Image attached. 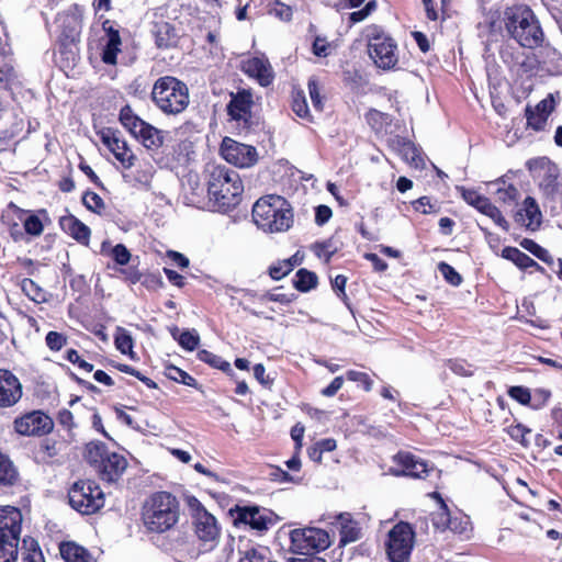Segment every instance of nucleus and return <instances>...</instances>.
Listing matches in <instances>:
<instances>
[{
  "mask_svg": "<svg viewBox=\"0 0 562 562\" xmlns=\"http://www.w3.org/2000/svg\"><path fill=\"white\" fill-rule=\"evenodd\" d=\"M207 172V209L227 212L235 207L244 192L237 171L225 166H211Z\"/></svg>",
  "mask_w": 562,
  "mask_h": 562,
  "instance_id": "obj_1",
  "label": "nucleus"
},
{
  "mask_svg": "<svg viewBox=\"0 0 562 562\" xmlns=\"http://www.w3.org/2000/svg\"><path fill=\"white\" fill-rule=\"evenodd\" d=\"M502 22L507 35L521 47L536 48L544 40V33L533 11L524 4L506 8Z\"/></svg>",
  "mask_w": 562,
  "mask_h": 562,
  "instance_id": "obj_2",
  "label": "nucleus"
},
{
  "mask_svg": "<svg viewBox=\"0 0 562 562\" xmlns=\"http://www.w3.org/2000/svg\"><path fill=\"white\" fill-rule=\"evenodd\" d=\"M255 224L268 233H282L290 229L294 222L290 203L280 195L260 198L252 206Z\"/></svg>",
  "mask_w": 562,
  "mask_h": 562,
  "instance_id": "obj_3",
  "label": "nucleus"
},
{
  "mask_svg": "<svg viewBox=\"0 0 562 562\" xmlns=\"http://www.w3.org/2000/svg\"><path fill=\"white\" fill-rule=\"evenodd\" d=\"M143 521L153 532H165L179 520V503L168 492H157L149 496L143 506Z\"/></svg>",
  "mask_w": 562,
  "mask_h": 562,
  "instance_id": "obj_4",
  "label": "nucleus"
},
{
  "mask_svg": "<svg viewBox=\"0 0 562 562\" xmlns=\"http://www.w3.org/2000/svg\"><path fill=\"white\" fill-rule=\"evenodd\" d=\"M151 100L162 113L180 114L190 102L188 86L176 77H160L154 83Z\"/></svg>",
  "mask_w": 562,
  "mask_h": 562,
  "instance_id": "obj_5",
  "label": "nucleus"
},
{
  "mask_svg": "<svg viewBox=\"0 0 562 562\" xmlns=\"http://www.w3.org/2000/svg\"><path fill=\"white\" fill-rule=\"evenodd\" d=\"M22 514L13 506L0 507V562H16Z\"/></svg>",
  "mask_w": 562,
  "mask_h": 562,
  "instance_id": "obj_6",
  "label": "nucleus"
},
{
  "mask_svg": "<svg viewBox=\"0 0 562 562\" xmlns=\"http://www.w3.org/2000/svg\"><path fill=\"white\" fill-rule=\"evenodd\" d=\"M368 54L374 65L383 70L393 69L397 61V45L380 27L373 25L367 30Z\"/></svg>",
  "mask_w": 562,
  "mask_h": 562,
  "instance_id": "obj_7",
  "label": "nucleus"
},
{
  "mask_svg": "<svg viewBox=\"0 0 562 562\" xmlns=\"http://www.w3.org/2000/svg\"><path fill=\"white\" fill-rule=\"evenodd\" d=\"M194 533L205 547V550H212L217 543L221 535V527L217 519L206 510L202 503L195 497H189L187 501Z\"/></svg>",
  "mask_w": 562,
  "mask_h": 562,
  "instance_id": "obj_8",
  "label": "nucleus"
},
{
  "mask_svg": "<svg viewBox=\"0 0 562 562\" xmlns=\"http://www.w3.org/2000/svg\"><path fill=\"white\" fill-rule=\"evenodd\" d=\"M70 506L83 515H91L104 505V494L100 486L90 480H79L68 491Z\"/></svg>",
  "mask_w": 562,
  "mask_h": 562,
  "instance_id": "obj_9",
  "label": "nucleus"
},
{
  "mask_svg": "<svg viewBox=\"0 0 562 562\" xmlns=\"http://www.w3.org/2000/svg\"><path fill=\"white\" fill-rule=\"evenodd\" d=\"M414 546V531L408 522L401 521L389 531L386 553L392 562H407Z\"/></svg>",
  "mask_w": 562,
  "mask_h": 562,
  "instance_id": "obj_10",
  "label": "nucleus"
},
{
  "mask_svg": "<svg viewBox=\"0 0 562 562\" xmlns=\"http://www.w3.org/2000/svg\"><path fill=\"white\" fill-rule=\"evenodd\" d=\"M393 465L389 473L394 476H408L413 479H426L434 467L426 461L407 451H400L392 458Z\"/></svg>",
  "mask_w": 562,
  "mask_h": 562,
  "instance_id": "obj_11",
  "label": "nucleus"
},
{
  "mask_svg": "<svg viewBox=\"0 0 562 562\" xmlns=\"http://www.w3.org/2000/svg\"><path fill=\"white\" fill-rule=\"evenodd\" d=\"M221 154L228 164L239 168L252 167L258 160V153L254 146L238 143L229 137L223 139Z\"/></svg>",
  "mask_w": 562,
  "mask_h": 562,
  "instance_id": "obj_12",
  "label": "nucleus"
},
{
  "mask_svg": "<svg viewBox=\"0 0 562 562\" xmlns=\"http://www.w3.org/2000/svg\"><path fill=\"white\" fill-rule=\"evenodd\" d=\"M54 428L53 419L42 411H32L14 419V429L22 436H44Z\"/></svg>",
  "mask_w": 562,
  "mask_h": 562,
  "instance_id": "obj_13",
  "label": "nucleus"
},
{
  "mask_svg": "<svg viewBox=\"0 0 562 562\" xmlns=\"http://www.w3.org/2000/svg\"><path fill=\"white\" fill-rule=\"evenodd\" d=\"M529 170L539 179L540 189L548 196H552L558 191L559 169L557 165L548 158L530 160L527 164Z\"/></svg>",
  "mask_w": 562,
  "mask_h": 562,
  "instance_id": "obj_14",
  "label": "nucleus"
},
{
  "mask_svg": "<svg viewBox=\"0 0 562 562\" xmlns=\"http://www.w3.org/2000/svg\"><path fill=\"white\" fill-rule=\"evenodd\" d=\"M293 544L302 552L325 550L329 547L328 533L319 528H304L291 533Z\"/></svg>",
  "mask_w": 562,
  "mask_h": 562,
  "instance_id": "obj_15",
  "label": "nucleus"
},
{
  "mask_svg": "<svg viewBox=\"0 0 562 562\" xmlns=\"http://www.w3.org/2000/svg\"><path fill=\"white\" fill-rule=\"evenodd\" d=\"M100 137L102 143L109 148L124 169H131L135 166L137 157L127 146V143L120 137L117 131L105 128L101 131Z\"/></svg>",
  "mask_w": 562,
  "mask_h": 562,
  "instance_id": "obj_16",
  "label": "nucleus"
},
{
  "mask_svg": "<svg viewBox=\"0 0 562 562\" xmlns=\"http://www.w3.org/2000/svg\"><path fill=\"white\" fill-rule=\"evenodd\" d=\"M236 514V522L249 525L257 531L268 530L276 522V515L271 510L258 506H237Z\"/></svg>",
  "mask_w": 562,
  "mask_h": 562,
  "instance_id": "obj_17",
  "label": "nucleus"
},
{
  "mask_svg": "<svg viewBox=\"0 0 562 562\" xmlns=\"http://www.w3.org/2000/svg\"><path fill=\"white\" fill-rule=\"evenodd\" d=\"M461 192L463 200L474 206L477 211L488 216L497 226L502 227L504 231H508L509 225L505 217L502 215V212L491 203V201L481 195L475 190L465 189L463 187L458 188Z\"/></svg>",
  "mask_w": 562,
  "mask_h": 562,
  "instance_id": "obj_18",
  "label": "nucleus"
},
{
  "mask_svg": "<svg viewBox=\"0 0 562 562\" xmlns=\"http://www.w3.org/2000/svg\"><path fill=\"white\" fill-rule=\"evenodd\" d=\"M22 397V384L9 370L0 369V407L15 405Z\"/></svg>",
  "mask_w": 562,
  "mask_h": 562,
  "instance_id": "obj_19",
  "label": "nucleus"
},
{
  "mask_svg": "<svg viewBox=\"0 0 562 562\" xmlns=\"http://www.w3.org/2000/svg\"><path fill=\"white\" fill-rule=\"evenodd\" d=\"M241 69L249 77L256 78L263 87L269 86L274 78L272 67L265 57H251L244 60Z\"/></svg>",
  "mask_w": 562,
  "mask_h": 562,
  "instance_id": "obj_20",
  "label": "nucleus"
},
{
  "mask_svg": "<svg viewBox=\"0 0 562 562\" xmlns=\"http://www.w3.org/2000/svg\"><path fill=\"white\" fill-rule=\"evenodd\" d=\"M184 198L188 204L199 209L207 207V194L196 173H189L183 181Z\"/></svg>",
  "mask_w": 562,
  "mask_h": 562,
  "instance_id": "obj_21",
  "label": "nucleus"
},
{
  "mask_svg": "<svg viewBox=\"0 0 562 562\" xmlns=\"http://www.w3.org/2000/svg\"><path fill=\"white\" fill-rule=\"evenodd\" d=\"M251 105V93L243 90L232 95V100L227 104V113L232 120L247 124Z\"/></svg>",
  "mask_w": 562,
  "mask_h": 562,
  "instance_id": "obj_22",
  "label": "nucleus"
},
{
  "mask_svg": "<svg viewBox=\"0 0 562 562\" xmlns=\"http://www.w3.org/2000/svg\"><path fill=\"white\" fill-rule=\"evenodd\" d=\"M126 467L127 461L123 456L116 452H110L104 462L98 467L97 471L102 480L114 482L122 475Z\"/></svg>",
  "mask_w": 562,
  "mask_h": 562,
  "instance_id": "obj_23",
  "label": "nucleus"
},
{
  "mask_svg": "<svg viewBox=\"0 0 562 562\" xmlns=\"http://www.w3.org/2000/svg\"><path fill=\"white\" fill-rule=\"evenodd\" d=\"M539 65L551 76L562 75V54L551 45H546L539 52Z\"/></svg>",
  "mask_w": 562,
  "mask_h": 562,
  "instance_id": "obj_24",
  "label": "nucleus"
},
{
  "mask_svg": "<svg viewBox=\"0 0 562 562\" xmlns=\"http://www.w3.org/2000/svg\"><path fill=\"white\" fill-rule=\"evenodd\" d=\"M336 519L340 527V544L346 546L361 538V528L349 513L339 514Z\"/></svg>",
  "mask_w": 562,
  "mask_h": 562,
  "instance_id": "obj_25",
  "label": "nucleus"
},
{
  "mask_svg": "<svg viewBox=\"0 0 562 562\" xmlns=\"http://www.w3.org/2000/svg\"><path fill=\"white\" fill-rule=\"evenodd\" d=\"M103 29L106 32L108 41L103 48L102 60L109 65L116 64V56L120 52L121 37L117 30H114L110 21L103 23Z\"/></svg>",
  "mask_w": 562,
  "mask_h": 562,
  "instance_id": "obj_26",
  "label": "nucleus"
},
{
  "mask_svg": "<svg viewBox=\"0 0 562 562\" xmlns=\"http://www.w3.org/2000/svg\"><path fill=\"white\" fill-rule=\"evenodd\" d=\"M60 226L78 243L87 245L90 238V228L72 215L60 218Z\"/></svg>",
  "mask_w": 562,
  "mask_h": 562,
  "instance_id": "obj_27",
  "label": "nucleus"
},
{
  "mask_svg": "<svg viewBox=\"0 0 562 562\" xmlns=\"http://www.w3.org/2000/svg\"><path fill=\"white\" fill-rule=\"evenodd\" d=\"M133 136L140 140V143L150 150L159 148L164 143L161 131L146 122L142 127L136 130V133Z\"/></svg>",
  "mask_w": 562,
  "mask_h": 562,
  "instance_id": "obj_28",
  "label": "nucleus"
},
{
  "mask_svg": "<svg viewBox=\"0 0 562 562\" xmlns=\"http://www.w3.org/2000/svg\"><path fill=\"white\" fill-rule=\"evenodd\" d=\"M517 218L522 221L527 227H538L540 225L541 213L533 198H526L524 207L516 214Z\"/></svg>",
  "mask_w": 562,
  "mask_h": 562,
  "instance_id": "obj_29",
  "label": "nucleus"
},
{
  "mask_svg": "<svg viewBox=\"0 0 562 562\" xmlns=\"http://www.w3.org/2000/svg\"><path fill=\"white\" fill-rule=\"evenodd\" d=\"M60 555L66 562H93L88 550L75 542L61 543Z\"/></svg>",
  "mask_w": 562,
  "mask_h": 562,
  "instance_id": "obj_30",
  "label": "nucleus"
},
{
  "mask_svg": "<svg viewBox=\"0 0 562 562\" xmlns=\"http://www.w3.org/2000/svg\"><path fill=\"white\" fill-rule=\"evenodd\" d=\"M110 451L106 446L100 441H92L86 447V459L87 461L98 469V467L104 462Z\"/></svg>",
  "mask_w": 562,
  "mask_h": 562,
  "instance_id": "obj_31",
  "label": "nucleus"
},
{
  "mask_svg": "<svg viewBox=\"0 0 562 562\" xmlns=\"http://www.w3.org/2000/svg\"><path fill=\"white\" fill-rule=\"evenodd\" d=\"M177 34L169 23H162L156 32V44L160 48H168L177 43Z\"/></svg>",
  "mask_w": 562,
  "mask_h": 562,
  "instance_id": "obj_32",
  "label": "nucleus"
},
{
  "mask_svg": "<svg viewBox=\"0 0 562 562\" xmlns=\"http://www.w3.org/2000/svg\"><path fill=\"white\" fill-rule=\"evenodd\" d=\"M294 288L301 292H307L316 286L317 276L306 269H300L293 280Z\"/></svg>",
  "mask_w": 562,
  "mask_h": 562,
  "instance_id": "obj_33",
  "label": "nucleus"
},
{
  "mask_svg": "<svg viewBox=\"0 0 562 562\" xmlns=\"http://www.w3.org/2000/svg\"><path fill=\"white\" fill-rule=\"evenodd\" d=\"M434 497H436L439 501L440 507L436 513L432 514V518H431L432 525L437 529L446 530L448 528L452 517L450 516L448 506L446 505V503L443 502L441 496L438 493H434Z\"/></svg>",
  "mask_w": 562,
  "mask_h": 562,
  "instance_id": "obj_34",
  "label": "nucleus"
},
{
  "mask_svg": "<svg viewBox=\"0 0 562 562\" xmlns=\"http://www.w3.org/2000/svg\"><path fill=\"white\" fill-rule=\"evenodd\" d=\"M120 121L123 124V126L131 132L132 135H134L136 133V130L142 127L143 124L145 123V121H143L134 114V112L128 105L122 108L120 112Z\"/></svg>",
  "mask_w": 562,
  "mask_h": 562,
  "instance_id": "obj_35",
  "label": "nucleus"
},
{
  "mask_svg": "<svg viewBox=\"0 0 562 562\" xmlns=\"http://www.w3.org/2000/svg\"><path fill=\"white\" fill-rule=\"evenodd\" d=\"M16 480V470L11 462V460L0 453V483L2 484H13Z\"/></svg>",
  "mask_w": 562,
  "mask_h": 562,
  "instance_id": "obj_36",
  "label": "nucleus"
},
{
  "mask_svg": "<svg viewBox=\"0 0 562 562\" xmlns=\"http://www.w3.org/2000/svg\"><path fill=\"white\" fill-rule=\"evenodd\" d=\"M198 358L210 364L211 367L213 368H217L224 372H229L232 371V368H231V363L225 361L222 357L211 352V351H207V350H200L198 352Z\"/></svg>",
  "mask_w": 562,
  "mask_h": 562,
  "instance_id": "obj_37",
  "label": "nucleus"
},
{
  "mask_svg": "<svg viewBox=\"0 0 562 562\" xmlns=\"http://www.w3.org/2000/svg\"><path fill=\"white\" fill-rule=\"evenodd\" d=\"M166 375L168 379L188 386L196 387L198 385L196 380L192 375L175 366H170L166 369Z\"/></svg>",
  "mask_w": 562,
  "mask_h": 562,
  "instance_id": "obj_38",
  "label": "nucleus"
},
{
  "mask_svg": "<svg viewBox=\"0 0 562 562\" xmlns=\"http://www.w3.org/2000/svg\"><path fill=\"white\" fill-rule=\"evenodd\" d=\"M403 158L413 167L419 168L424 165V160L415 147V145L411 142H405L401 149Z\"/></svg>",
  "mask_w": 562,
  "mask_h": 562,
  "instance_id": "obj_39",
  "label": "nucleus"
},
{
  "mask_svg": "<svg viewBox=\"0 0 562 562\" xmlns=\"http://www.w3.org/2000/svg\"><path fill=\"white\" fill-rule=\"evenodd\" d=\"M114 342H115L116 348L122 353H130V355L132 353L133 338L126 329H124L122 327L116 328L115 336H114Z\"/></svg>",
  "mask_w": 562,
  "mask_h": 562,
  "instance_id": "obj_40",
  "label": "nucleus"
},
{
  "mask_svg": "<svg viewBox=\"0 0 562 562\" xmlns=\"http://www.w3.org/2000/svg\"><path fill=\"white\" fill-rule=\"evenodd\" d=\"M266 548H248L244 551H239V562H267Z\"/></svg>",
  "mask_w": 562,
  "mask_h": 562,
  "instance_id": "obj_41",
  "label": "nucleus"
},
{
  "mask_svg": "<svg viewBox=\"0 0 562 562\" xmlns=\"http://www.w3.org/2000/svg\"><path fill=\"white\" fill-rule=\"evenodd\" d=\"M177 341L183 349L193 351L200 344V336L194 330H184L179 335Z\"/></svg>",
  "mask_w": 562,
  "mask_h": 562,
  "instance_id": "obj_42",
  "label": "nucleus"
},
{
  "mask_svg": "<svg viewBox=\"0 0 562 562\" xmlns=\"http://www.w3.org/2000/svg\"><path fill=\"white\" fill-rule=\"evenodd\" d=\"M82 203L88 210H90L94 213H98V214H100L105 207L104 202L101 199V196L99 194H97L95 192H90V191H88L83 194Z\"/></svg>",
  "mask_w": 562,
  "mask_h": 562,
  "instance_id": "obj_43",
  "label": "nucleus"
},
{
  "mask_svg": "<svg viewBox=\"0 0 562 562\" xmlns=\"http://www.w3.org/2000/svg\"><path fill=\"white\" fill-rule=\"evenodd\" d=\"M526 119L528 126L532 127L535 131L542 130L548 121V116L529 106L526 109Z\"/></svg>",
  "mask_w": 562,
  "mask_h": 562,
  "instance_id": "obj_44",
  "label": "nucleus"
},
{
  "mask_svg": "<svg viewBox=\"0 0 562 562\" xmlns=\"http://www.w3.org/2000/svg\"><path fill=\"white\" fill-rule=\"evenodd\" d=\"M292 109L299 117L311 120L307 102L303 93L297 92L293 95Z\"/></svg>",
  "mask_w": 562,
  "mask_h": 562,
  "instance_id": "obj_45",
  "label": "nucleus"
},
{
  "mask_svg": "<svg viewBox=\"0 0 562 562\" xmlns=\"http://www.w3.org/2000/svg\"><path fill=\"white\" fill-rule=\"evenodd\" d=\"M521 245L525 249L530 251L533 256H536L540 260H542L544 262H551L552 257L549 254V251L547 249H544L543 247H541L540 245H538L537 243H535L533 240L525 239Z\"/></svg>",
  "mask_w": 562,
  "mask_h": 562,
  "instance_id": "obj_46",
  "label": "nucleus"
},
{
  "mask_svg": "<svg viewBox=\"0 0 562 562\" xmlns=\"http://www.w3.org/2000/svg\"><path fill=\"white\" fill-rule=\"evenodd\" d=\"M307 88H308L310 98H311L314 109L317 112H322L323 108H324V102H323V98L321 97L319 86H318L317 80L315 78H310Z\"/></svg>",
  "mask_w": 562,
  "mask_h": 562,
  "instance_id": "obj_47",
  "label": "nucleus"
},
{
  "mask_svg": "<svg viewBox=\"0 0 562 562\" xmlns=\"http://www.w3.org/2000/svg\"><path fill=\"white\" fill-rule=\"evenodd\" d=\"M294 265L292 263V259L283 260L281 262H278L277 265H273L269 269V274L274 280H280L283 277L288 276Z\"/></svg>",
  "mask_w": 562,
  "mask_h": 562,
  "instance_id": "obj_48",
  "label": "nucleus"
},
{
  "mask_svg": "<svg viewBox=\"0 0 562 562\" xmlns=\"http://www.w3.org/2000/svg\"><path fill=\"white\" fill-rule=\"evenodd\" d=\"M438 270L440 271V273L443 276V278L446 279L447 282H449L450 284L457 286L459 284H461L462 282V278L461 276L456 271V269L450 266L449 263L447 262H440L438 265Z\"/></svg>",
  "mask_w": 562,
  "mask_h": 562,
  "instance_id": "obj_49",
  "label": "nucleus"
},
{
  "mask_svg": "<svg viewBox=\"0 0 562 562\" xmlns=\"http://www.w3.org/2000/svg\"><path fill=\"white\" fill-rule=\"evenodd\" d=\"M45 341L50 350L59 351L66 345L67 338L58 331H48Z\"/></svg>",
  "mask_w": 562,
  "mask_h": 562,
  "instance_id": "obj_50",
  "label": "nucleus"
},
{
  "mask_svg": "<svg viewBox=\"0 0 562 562\" xmlns=\"http://www.w3.org/2000/svg\"><path fill=\"white\" fill-rule=\"evenodd\" d=\"M24 229L27 234L38 236L43 232L42 221L37 215H29L23 222Z\"/></svg>",
  "mask_w": 562,
  "mask_h": 562,
  "instance_id": "obj_51",
  "label": "nucleus"
},
{
  "mask_svg": "<svg viewBox=\"0 0 562 562\" xmlns=\"http://www.w3.org/2000/svg\"><path fill=\"white\" fill-rule=\"evenodd\" d=\"M376 9V2L374 0L369 1L361 10L351 12L349 20L351 23H359L367 19Z\"/></svg>",
  "mask_w": 562,
  "mask_h": 562,
  "instance_id": "obj_52",
  "label": "nucleus"
},
{
  "mask_svg": "<svg viewBox=\"0 0 562 562\" xmlns=\"http://www.w3.org/2000/svg\"><path fill=\"white\" fill-rule=\"evenodd\" d=\"M518 190L513 186L508 184L507 187H498L496 190V196L498 201L504 203L514 202L517 199Z\"/></svg>",
  "mask_w": 562,
  "mask_h": 562,
  "instance_id": "obj_53",
  "label": "nucleus"
},
{
  "mask_svg": "<svg viewBox=\"0 0 562 562\" xmlns=\"http://www.w3.org/2000/svg\"><path fill=\"white\" fill-rule=\"evenodd\" d=\"M512 398L516 400L520 404L527 405L531 403V394L528 389L524 386H512L508 391Z\"/></svg>",
  "mask_w": 562,
  "mask_h": 562,
  "instance_id": "obj_54",
  "label": "nucleus"
},
{
  "mask_svg": "<svg viewBox=\"0 0 562 562\" xmlns=\"http://www.w3.org/2000/svg\"><path fill=\"white\" fill-rule=\"evenodd\" d=\"M313 54L318 57H327L331 53V45L326 38L317 36L313 42Z\"/></svg>",
  "mask_w": 562,
  "mask_h": 562,
  "instance_id": "obj_55",
  "label": "nucleus"
},
{
  "mask_svg": "<svg viewBox=\"0 0 562 562\" xmlns=\"http://www.w3.org/2000/svg\"><path fill=\"white\" fill-rule=\"evenodd\" d=\"M346 376L349 381L361 383L366 391H370L372 387V380L366 372L349 370Z\"/></svg>",
  "mask_w": 562,
  "mask_h": 562,
  "instance_id": "obj_56",
  "label": "nucleus"
},
{
  "mask_svg": "<svg viewBox=\"0 0 562 562\" xmlns=\"http://www.w3.org/2000/svg\"><path fill=\"white\" fill-rule=\"evenodd\" d=\"M112 257L116 263L124 266L131 259V254L123 244H117L112 249Z\"/></svg>",
  "mask_w": 562,
  "mask_h": 562,
  "instance_id": "obj_57",
  "label": "nucleus"
},
{
  "mask_svg": "<svg viewBox=\"0 0 562 562\" xmlns=\"http://www.w3.org/2000/svg\"><path fill=\"white\" fill-rule=\"evenodd\" d=\"M66 359L74 363V364H78V367L82 370H85L86 372H91L93 370V366L85 360H82L78 353L77 350L75 349H69L67 350L66 352Z\"/></svg>",
  "mask_w": 562,
  "mask_h": 562,
  "instance_id": "obj_58",
  "label": "nucleus"
},
{
  "mask_svg": "<svg viewBox=\"0 0 562 562\" xmlns=\"http://www.w3.org/2000/svg\"><path fill=\"white\" fill-rule=\"evenodd\" d=\"M554 103L555 102L553 95L549 94L543 100H541L533 110L549 117L551 112L554 110Z\"/></svg>",
  "mask_w": 562,
  "mask_h": 562,
  "instance_id": "obj_59",
  "label": "nucleus"
},
{
  "mask_svg": "<svg viewBox=\"0 0 562 562\" xmlns=\"http://www.w3.org/2000/svg\"><path fill=\"white\" fill-rule=\"evenodd\" d=\"M531 396H532L531 402L533 403L532 407L540 408L542 405H544L548 402V400L551 396V393H550V391L544 390V389H537L535 391L533 395H531Z\"/></svg>",
  "mask_w": 562,
  "mask_h": 562,
  "instance_id": "obj_60",
  "label": "nucleus"
},
{
  "mask_svg": "<svg viewBox=\"0 0 562 562\" xmlns=\"http://www.w3.org/2000/svg\"><path fill=\"white\" fill-rule=\"evenodd\" d=\"M331 210L327 205H318L315 212V222L318 225H324L331 217Z\"/></svg>",
  "mask_w": 562,
  "mask_h": 562,
  "instance_id": "obj_61",
  "label": "nucleus"
},
{
  "mask_svg": "<svg viewBox=\"0 0 562 562\" xmlns=\"http://www.w3.org/2000/svg\"><path fill=\"white\" fill-rule=\"evenodd\" d=\"M342 384L344 378L336 376L328 386L322 390V395L326 397L334 396L341 389Z\"/></svg>",
  "mask_w": 562,
  "mask_h": 562,
  "instance_id": "obj_62",
  "label": "nucleus"
},
{
  "mask_svg": "<svg viewBox=\"0 0 562 562\" xmlns=\"http://www.w3.org/2000/svg\"><path fill=\"white\" fill-rule=\"evenodd\" d=\"M57 420L63 427L67 429H71L74 427V416L72 413L68 409H61L58 413Z\"/></svg>",
  "mask_w": 562,
  "mask_h": 562,
  "instance_id": "obj_63",
  "label": "nucleus"
},
{
  "mask_svg": "<svg viewBox=\"0 0 562 562\" xmlns=\"http://www.w3.org/2000/svg\"><path fill=\"white\" fill-rule=\"evenodd\" d=\"M272 12L283 21H290L292 18L291 8L282 3H277Z\"/></svg>",
  "mask_w": 562,
  "mask_h": 562,
  "instance_id": "obj_64",
  "label": "nucleus"
}]
</instances>
